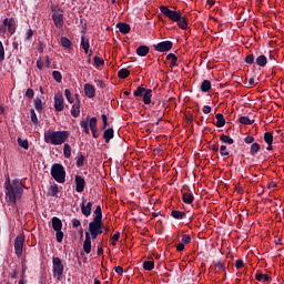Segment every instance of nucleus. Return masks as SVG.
<instances>
[{
    "label": "nucleus",
    "instance_id": "obj_1",
    "mask_svg": "<svg viewBox=\"0 0 284 284\" xmlns=\"http://www.w3.org/2000/svg\"><path fill=\"white\" fill-rule=\"evenodd\" d=\"M6 203L8 205H17V201L23 196V182L19 179L10 182V175H7L4 181Z\"/></svg>",
    "mask_w": 284,
    "mask_h": 284
},
{
    "label": "nucleus",
    "instance_id": "obj_2",
    "mask_svg": "<svg viewBox=\"0 0 284 284\" xmlns=\"http://www.w3.org/2000/svg\"><path fill=\"white\" fill-rule=\"evenodd\" d=\"M70 132L68 131H52L44 132V141L51 145H63L68 141Z\"/></svg>",
    "mask_w": 284,
    "mask_h": 284
},
{
    "label": "nucleus",
    "instance_id": "obj_3",
    "mask_svg": "<svg viewBox=\"0 0 284 284\" xmlns=\"http://www.w3.org/2000/svg\"><path fill=\"white\" fill-rule=\"evenodd\" d=\"M51 176L57 183H65V169L63 165L55 163L51 166Z\"/></svg>",
    "mask_w": 284,
    "mask_h": 284
},
{
    "label": "nucleus",
    "instance_id": "obj_4",
    "mask_svg": "<svg viewBox=\"0 0 284 284\" xmlns=\"http://www.w3.org/2000/svg\"><path fill=\"white\" fill-rule=\"evenodd\" d=\"M89 232L91 234V239L97 240L99 234H103V222L93 220L89 223Z\"/></svg>",
    "mask_w": 284,
    "mask_h": 284
},
{
    "label": "nucleus",
    "instance_id": "obj_5",
    "mask_svg": "<svg viewBox=\"0 0 284 284\" xmlns=\"http://www.w3.org/2000/svg\"><path fill=\"white\" fill-rule=\"evenodd\" d=\"M63 270H64V266H63V262H61V258L52 257V272L57 281H61V277L63 276Z\"/></svg>",
    "mask_w": 284,
    "mask_h": 284
},
{
    "label": "nucleus",
    "instance_id": "obj_6",
    "mask_svg": "<svg viewBox=\"0 0 284 284\" xmlns=\"http://www.w3.org/2000/svg\"><path fill=\"white\" fill-rule=\"evenodd\" d=\"M160 12H162V14H164V17H168V19H170L171 21H180L181 19V11H172L170 10V8L168 7H160Z\"/></svg>",
    "mask_w": 284,
    "mask_h": 284
},
{
    "label": "nucleus",
    "instance_id": "obj_7",
    "mask_svg": "<svg viewBox=\"0 0 284 284\" xmlns=\"http://www.w3.org/2000/svg\"><path fill=\"white\" fill-rule=\"evenodd\" d=\"M23 243H26V236L20 234L14 240V252L18 257H21L23 254Z\"/></svg>",
    "mask_w": 284,
    "mask_h": 284
},
{
    "label": "nucleus",
    "instance_id": "obj_8",
    "mask_svg": "<svg viewBox=\"0 0 284 284\" xmlns=\"http://www.w3.org/2000/svg\"><path fill=\"white\" fill-rule=\"evenodd\" d=\"M172 45V41L166 40L154 44V50H156V52H170Z\"/></svg>",
    "mask_w": 284,
    "mask_h": 284
},
{
    "label": "nucleus",
    "instance_id": "obj_9",
    "mask_svg": "<svg viewBox=\"0 0 284 284\" xmlns=\"http://www.w3.org/2000/svg\"><path fill=\"white\" fill-rule=\"evenodd\" d=\"M63 108H64L63 94H61V92H58L54 94V109L57 112H63Z\"/></svg>",
    "mask_w": 284,
    "mask_h": 284
},
{
    "label": "nucleus",
    "instance_id": "obj_10",
    "mask_svg": "<svg viewBox=\"0 0 284 284\" xmlns=\"http://www.w3.org/2000/svg\"><path fill=\"white\" fill-rule=\"evenodd\" d=\"M51 19H52L55 28H58L59 30H61V28H63V24L65 23V21L63 19V12L62 13H52Z\"/></svg>",
    "mask_w": 284,
    "mask_h": 284
},
{
    "label": "nucleus",
    "instance_id": "obj_11",
    "mask_svg": "<svg viewBox=\"0 0 284 284\" xmlns=\"http://www.w3.org/2000/svg\"><path fill=\"white\" fill-rule=\"evenodd\" d=\"M80 207L83 216H90V214H92V202H88L85 204V199H82V203L80 204Z\"/></svg>",
    "mask_w": 284,
    "mask_h": 284
},
{
    "label": "nucleus",
    "instance_id": "obj_12",
    "mask_svg": "<svg viewBox=\"0 0 284 284\" xmlns=\"http://www.w3.org/2000/svg\"><path fill=\"white\" fill-rule=\"evenodd\" d=\"M85 190V179L81 175H75V191L81 193Z\"/></svg>",
    "mask_w": 284,
    "mask_h": 284
},
{
    "label": "nucleus",
    "instance_id": "obj_13",
    "mask_svg": "<svg viewBox=\"0 0 284 284\" xmlns=\"http://www.w3.org/2000/svg\"><path fill=\"white\" fill-rule=\"evenodd\" d=\"M83 250L85 254H90L92 252V237L89 232H85V240L83 242Z\"/></svg>",
    "mask_w": 284,
    "mask_h": 284
},
{
    "label": "nucleus",
    "instance_id": "obj_14",
    "mask_svg": "<svg viewBox=\"0 0 284 284\" xmlns=\"http://www.w3.org/2000/svg\"><path fill=\"white\" fill-rule=\"evenodd\" d=\"M84 93L88 99H94L97 97V89H94V85L87 83L84 84Z\"/></svg>",
    "mask_w": 284,
    "mask_h": 284
},
{
    "label": "nucleus",
    "instance_id": "obj_15",
    "mask_svg": "<svg viewBox=\"0 0 284 284\" xmlns=\"http://www.w3.org/2000/svg\"><path fill=\"white\" fill-rule=\"evenodd\" d=\"M81 114V101L77 99L71 109V115L77 119Z\"/></svg>",
    "mask_w": 284,
    "mask_h": 284
},
{
    "label": "nucleus",
    "instance_id": "obj_16",
    "mask_svg": "<svg viewBox=\"0 0 284 284\" xmlns=\"http://www.w3.org/2000/svg\"><path fill=\"white\" fill-rule=\"evenodd\" d=\"M4 26H7L8 31L10 32V34H14V32L17 31V24L14 23V19H4Z\"/></svg>",
    "mask_w": 284,
    "mask_h": 284
},
{
    "label": "nucleus",
    "instance_id": "obj_17",
    "mask_svg": "<svg viewBox=\"0 0 284 284\" xmlns=\"http://www.w3.org/2000/svg\"><path fill=\"white\" fill-rule=\"evenodd\" d=\"M103 139H104L105 143H110V141H112V139H114V129L109 128V129L104 130Z\"/></svg>",
    "mask_w": 284,
    "mask_h": 284
},
{
    "label": "nucleus",
    "instance_id": "obj_18",
    "mask_svg": "<svg viewBox=\"0 0 284 284\" xmlns=\"http://www.w3.org/2000/svg\"><path fill=\"white\" fill-rule=\"evenodd\" d=\"M52 229L54 232L63 230V222L59 217H52Z\"/></svg>",
    "mask_w": 284,
    "mask_h": 284
},
{
    "label": "nucleus",
    "instance_id": "obj_19",
    "mask_svg": "<svg viewBox=\"0 0 284 284\" xmlns=\"http://www.w3.org/2000/svg\"><path fill=\"white\" fill-rule=\"evenodd\" d=\"M143 103L150 105L152 103V89H146L143 95Z\"/></svg>",
    "mask_w": 284,
    "mask_h": 284
},
{
    "label": "nucleus",
    "instance_id": "obj_20",
    "mask_svg": "<svg viewBox=\"0 0 284 284\" xmlns=\"http://www.w3.org/2000/svg\"><path fill=\"white\" fill-rule=\"evenodd\" d=\"M149 52H150V48L148 45H140L136 49L138 57H148Z\"/></svg>",
    "mask_w": 284,
    "mask_h": 284
},
{
    "label": "nucleus",
    "instance_id": "obj_21",
    "mask_svg": "<svg viewBox=\"0 0 284 284\" xmlns=\"http://www.w3.org/2000/svg\"><path fill=\"white\" fill-rule=\"evenodd\" d=\"M81 45L84 50L85 54L90 51V39L85 38V36L81 37Z\"/></svg>",
    "mask_w": 284,
    "mask_h": 284
},
{
    "label": "nucleus",
    "instance_id": "obj_22",
    "mask_svg": "<svg viewBox=\"0 0 284 284\" xmlns=\"http://www.w3.org/2000/svg\"><path fill=\"white\" fill-rule=\"evenodd\" d=\"M116 28H119V31L122 34H128L130 32V24L120 22L116 24Z\"/></svg>",
    "mask_w": 284,
    "mask_h": 284
},
{
    "label": "nucleus",
    "instance_id": "obj_23",
    "mask_svg": "<svg viewBox=\"0 0 284 284\" xmlns=\"http://www.w3.org/2000/svg\"><path fill=\"white\" fill-rule=\"evenodd\" d=\"M256 65L260 68H265L267 65V57L265 55H258L255 60Z\"/></svg>",
    "mask_w": 284,
    "mask_h": 284
},
{
    "label": "nucleus",
    "instance_id": "obj_24",
    "mask_svg": "<svg viewBox=\"0 0 284 284\" xmlns=\"http://www.w3.org/2000/svg\"><path fill=\"white\" fill-rule=\"evenodd\" d=\"M216 119V128H223L225 125V118L223 116V113H217L215 115Z\"/></svg>",
    "mask_w": 284,
    "mask_h": 284
},
{
    "label": "nucleus",
    "instance_id": "obj_25",
    "mask_svg": "<svg viewBox=\"0 0 284 284\" xmlns=\"http://www.w3.org/2000/svg\"><path fill=\"white\" fill-rule=\"evenodd\" d=\"M93 221H103V212L101 211V205H98L95 207Z\"/></svg>",
    "mask_w": 284,
    "mask_h": 284
},
{
    "label": "nucleus",
    "instance_id": "obj_26",
    "mask_svg": "<svg viewBox=\"0 0 284 284\" xmlns=\"http://www.w3.org/2000/svg\"><path fill=\"white\" fill-rule=\"evenodd\" d=\"M166 61H171V68H174L179 65L176 62L179 61V58L174 53H169L166 55Z\"/></svg>",
    "mask_w": 284,
    "mask_h": 284
},
{
    "label": "nucleus",
    "instance_id": "obj_27",
    "mask_svg": "<svg viewBox=\"0 0 284 284\" xmlns=\"http://www.w3.org/2000/svg\"><path fill=\"white\" fill-rule=\"evenodd\" d=\"M175 23H178L181 30H187V20L183 16H180V20H175Z\"/></svg>",
    "mask_w": 284,
    "mask_h": 284
},
{
    "label": "nucleus",
    "instance_id": "obj_28",
    "mask_svg": "<svg viewBox=\"0 0 284 284\" xmlns=\"http://www.w3.org/2000/svg\"><path fill=\"white\" fill-rule=\"evenodd\" d=\"M201 90L203 92H210V90H212V82H210V80H203L201 84Z\"/></svg>",
    "mask_w": 284,
    "mask_h": 284
},
{
    "label": "nucleus",
    "instance_id": "obj_29",
    "mask_svg": "<svg viewBox=\"0 0 284 284\" xmlns=\"http://www.w3.org/2000/svg\"><path fill=\"white\" fill-rule=\"evenodd\" d=\"M60 43L62 45V48H65L67 50H70V48H72V42L70 41V39L62 37L60 39Z\"/></svg>",
    "mask_w": 284,
    "mask_h": 284
},
{
    "label": "nucleus",
    "instance_id": "obj_30",
    "mask_svg": "<svg viewBox=\"0 0 284 284\" xmlns=\"http://www.w3.org/2000/svg\"><path fill=\"white\" fill-rule=\"evenodd\" d=\"M182 201L183 203H186L187 205H190V203L194 201V195H192L191 193H183Z\"/></svg>",
    "mask_w": 284,
    "mask_h": 284
},
{
    "label": "nucleus",
    "instance_id": "obj_31",
    "mask_svg": "<svg viewBox=\"0 0 284 284\" xmlns=\"http://www.w3.org/2000/svg\"><path fill=\"white\" fill-rule=\"evenodd\" d=\"M63 154L65 159H70V156H72V148L70 146V144L68 143L64 144Z\"/></svg>",
    "mask_w": 284,
    "mask_h": 284
},
{
    "label": "nucleus",
    "instance_id": "obj_32",
    "mask_svg": "<svg viewBox=\"0 0 284 284\" xmlns=\"http://www.w3.org/2000/svg\"><path fill=\"white\" fill-rule=\"evenodd\" d=\"M258 150H261V144L260 143H253L251 145V151H250L251 156H255L256 154H258Z\"/></svg>",
    "mask_w": 284,
    "mask_h": 284
},
{
    "label": "nucleus",
    "instance_id": "obj_33",
    "mask_svg": "<svg viewBox=\"0 0 284 284\" xmlns=\"http://www.w3.org/2000/svg\"><path fill=\"white\" fill-rule=\"evenodd\" d=\"M171 216L176 220L185 219V212L183 211H172Z\"/></svg>",
    "mask_w": 284,
    "mask_h": 284
},
{
    "label": "nucleus",
    "instance_id": "obj_34",
    "mask_svg": "<svg viewBox=\"0 0 284 284\" xmlns=\"http://www.w3.org/2000/svg\"><path fill=\"white\" fill-rule=\"evenodd\" d=\"M264 141L267 143V145L274 143V135L271 132L264 133Z\"/></svg>",
    "mask_w": 284,
    "mask_h": 284
},
{
    "label": "nucleus",
    "instance_id": "obj_35",
    "mask_svg": "<svg viewBox=\"0 0 284 284\" xmlns=\"http://www.w3.org/2000/svg\"><path fill=\"white\" fill-rule=\"evenodd\" d=\"M118 77L120 79H128V77H130V70L128 69H121L119 72H118Z\"/></svg>",
    "mask_w": 284,
    "mask_h": 284
},
{
    "label": "nucleus",
    "instance_id": "obj_36",
    "mask_svg": "<svg viewBox=\"0 0 284 284\" xmlns=\"http://www.w3.org/2000/svg\"><path fill=\"white\" fill-rule=\"evenodd\" d=\"M50 194L55 199L59 197V186L57 184L50 186Z\"/></svg>",
    "mask_w": 284,
    "mask_h": 284
},
{
    "label": "nucleus",
    "instance_id": "obj_37",
    "mask_svg": "<svg viewBox=\"0 0 284 284\" xmlns=\"http://www.w3.org/2000/svg\"><path fill=\"white\" fill-rule=\"evenodd\" d=\"M255 278H256V281H265V282H267V281H270L272 277H270V275H267V274L257 273V274L255 275Z\"/></svg>",
    "mask_w": 284,
    "mask_h": 284
},
{
    "label": "nucleus",
    "instance_id": "obj_38",
    "mask_svg": "<svg viewBox=\"0 0 284 284\" xmlns=\"http://www.w3.org/2000/svg\"><path fill=\"white\" fill-rule=\"evenodd\" d=\"M143 268L148 272H152V270H154V263L152 261H145L143 263Z\"/></svg>",
    "mask_w": 284,
    "mask_h": 284
},
{
    "label": "nucleus",
    "instance_id": "obj_39",
    "mask_svg": "<svg viewBox=\"0 0 284 284\" xmlns=\"http://www.w3.org/2000/svg\"><path fill=\"white\" fill-rule=\"evenodd\" d=\"M52 77L57 83H61V81H63V75L59 71H53Z\"/></svg>",
    "mask_w": 284,
    "mask_h": 284
},
{
    "label": "nucleus",
    "instance_id": "obj_40",
    "mask_svg": "<svg viewBox=\"0 0 284 284\" xmlns=\"http://www.w3.org/2000/svg\"><path fill=\"white\" fill-rule=\"evenodd\" d=\"M240 123H242V125H252V123H254V120H250V118L247 116H241Z\"/></svg>",
    "mask_w": 284,
    "mask_h": 284
},
{
    "label": "nucleus",
    "instance_id": "obj_41",
    "mask_svg": "<svg viewBox=\"0 0 284 284\" xmlns=\"http://www.w3.org/2000/svg\"><path fill=\"white\" fill-rule=\"evenodd\" d=\"M34 108L38 112H41V110H43V102L41 101L40 98H37L36 99V102H34Z\"/></svg>",
    "mask_w": 284,
    "mask_h": 284
},
{
    "label": "nucleus",
    "instance_id": "obj_42",
    "mask_svg": "<svg viewBox=\"0 0 284 284\" xmlns=\"http://www.w3.org/2000/svg\"><path fill=\"white\" fill-rule=\"evenodd\" d=\"M18 144L20 148H23V150H28V148H30L28 140H22L21 138H18Z\"/></svg>",
    "mask_w": 284,
    "mask_h": 284
},
{
    "label": "nucleus",
    "instance_id": "obj_43",
    "mask_svg": "<svg viewBox=\"0 0 284 284\" xmlns=\"http://www.w3.org/2000/svg\"><path fill=\"white\" fill-rule=\"evenodd\" d=\"M64 97L69 101V103H74V98H72V92L70 89L64 90Z\"/></svg>",
    "mask_w": 284,
    "mask_h": 284
},
{
    "label": "nucleus",
    "instance_id": "obj_44",
    "mask_svg": "<svg viewBox=\"0 0 284 284\" xmlns=\"http://www.w3.org/2000/svg\"><path fill=\"white\" fill-rule=\"evenodd\" d=\"M222 143H229V145H232L234 143V139L230 138L229 135H221Z\"/></svg>",
    "mask_w": 284,
    "mask_h": 284
},
{
    "label": "nucleus",
    "instance_id": "obj_45",
    "mask_svg": "<svg viewBox=\"0 0 284 284\" xmlns=\"http://www.w3.org/2000/svg\"><path fill=\"white\" fill-rule=\"evenodd\" d=\"M51 12H52V14H61V13H63V9H61L57 4H52L51 6Z\"/></svg>",
    "mask_w": 284,
    "mask_h": 284
},
{
    "label": "nucleus",
    "instance_id": "obj_46",
    "mask_svg": "<svg viewBox=\"0 0 284 284\" xmlns=\"http://www.w3.org/2000/svg\"><path fill=\"white\" fill-rule=\"evenodd\" d=\"M31 114V121L34 125H39V118H37V113L34 112V109L30 110Z\"/></svg>",
    "mask_w": 284,
    "mask_h": 284
},
{
    "label": "nucleus",
    "instance_id": "obj_47",
    "mask_svg": "<svg viewBox=\"0 0 284 284\" xmlns=\"http://www.w3.org/2000/svg\"><path fill=\"white\" fill-rule=\"evenodd\" d=\"M80 126L82 128L84 134H90V129L88 128V121H81Z\"/></svg>",
    "mask_w": 284,
    "mask_h": 284
},
{
    "label": "nucleus",
    "instance_id": "obj_48",
    "mask_svg": "<svg viewBox=\"0 0 284 284\" xmlns=\"http://www.w3.org/2000/svg\"><path fill=\"white\" fill-rule=\"evenodd\" d=\"M83 161H85V158L83 156V154L78 155L77 168H83Z\"/></svg>",
    "mask_w": 284,
    "mask_h": 284
},
{
    "label": "nucleus",
    "instance_id": "obj_49",
    "mask_svg": "<svg viewBox=\"0 0 284 284\" xmlns=\"http://www.w3.org/2000/svg\"><path fill=\"white\" fill-rule=\"evenodd\" d=\"M220 154H221V156H229L230 155V151H227V146L226 145H221Z\"/></svg>",
    "mask_w": 284,
    "mask_h": 284
},
{
    "label": "nucleus",
    "instance_id": "obj_50",
    "mask_svg": "<svg viewBox=\"0 0 284 284\" xmlns=\"http://www.w3.org/2000/svg\"><path fill=\"white\" fill-rule=\"evenodd\" d=\"M6 59V49L3 48V42L0 41V63Z\"/></svg>",
    "mask_w": 284,
    "mask_h": 284
},
{
    "label": "nucleus",
    "instance_id": "obj_51",
    "mask_svg": "<svg viewBox=\"0 0 284 284\" xmlns=\"http://www.w3.org/2000/svg\"><path fill=\"white\" fill-rule=\"evenodd\" d=\"M145 88L143 87H138V89L134 91V97H143V92H145Z\"/></svg>",
    "mask_w": 284,
    "mask_h": 284
},
{
    "label": "nucleus",
    "instance_id": "obj_52",
    "mask_svg": "<svg viewBox=\"0 0 284 284\" xmlns=\"http://www.w3.org/2000/svg\"><path fill=\"white\" fill-rule=\"evenodd\" d=\"M94 63L98 68H101V65H103L105 63V61L103 59H101L100 57L95 55Z\"/></svg>",
    "mask_w": 284,
    "mask_h": 284
},
{
    "label": "nucleus",
    "instance_id": "obj_53",
    "mask_svg": "<svg viewBox=\"0 0 284 284\" xmlns=\"http://www.w3.org/2000/svg\"><path fill=\"white\" fill-rule=\"evenodd\" d=\"M55 239L58 243H63V233L60 231H55Z\"/></svg>",
    "mask_w": 284,
    "mask_h": 284
},
{
    "label": "nucleus",
    "instance_id": "obj_54",
    "mask_svg": "<svg viewBox=\"0 0 284 284\" xmlns=\"http://www.w3.org/2000/svg\"><path fill=\"white\" fill-rule=\"evenodd\" d=\"M90 130H97V118H91L89 122Z\"/></svg>",
    "mask_w": 284,
    "mask_h": 284
},
{
    "label": "nucleus",
    "instance_id": "obj_55",
    "mask_svg": "<svg viewBox=\"0 0 284 284\" xmlns=\"http://www.w3.org/2000/svg\"><path fill=\"white\" fill-rule=\"evenodd\" d=\"M192 242V237L190 236V235H183L182 236V243L184 244V245H187L189 243H191Z\"/></svg>",
    "mask_w": 284,
    "mask_h": 284
},
{
    "label": "nucleus",
    "instance_id": "obj_56",
    "mask_svg": "<svg viewBox=\"0 0 284 284\" xmlns=\"http://www.w3.org/2000/svg\"><path fill=\"white\" fill-rule=\"evenodd\" d=\"M245 63H248V65H252V63H254V54L246 55Z\"/></svg>",
    "mask_w": 284,
    "mask_h": 284
},
{
    "label": "nucleus",
    "instance_id": "obj_57",
    "mask_svg": "<svg viewBox=\"0 0 284 284\" xmlns=\"http://www.w3.org/2000/svg\"><path fill=\"white\" fill-rule=\"evenodd\" d=\"M26 97H28V99H34V90L28 89L26 92Z\"/></svg>",
    "mask_w": 284,
    "mask_h": 284
},
{
    "label": "nucleus",
    "instance_id": "obj_58",
    "mask_svg": "<svg viewBox=\"0 0 284 284\" xmlns=\"http://www.w3.org/2000/svg\"><path fill=\"white\" fill-rule=\"evenodd\" d=\"M72 227H74V229L81 227V221H79L78 219H73L72 220Z\"/></svg>",
    "mask_w": 284,
    "mask_h": 284
},
{
    "label": "nucleus",
    "instance_id": "obj_59",
    "mask_svg": "<svg viewBox=\"0 0 284 284\" xmlns=\"http://www.w3.org/2000/svg\"><path fill=\"white\" fill-rule=\"evenodd\" d=\"M6 30H8V26L6 24V20H3V24L0 26V34H6Z\"/></svg>",
    "mask_w": 284,
    "mask_h": 284
},
{
    "label": "nucleus",
    "instance_id": "obj_60",
    "mask_svg": "<svg viewBox=\"0 0 284 284\" xmlns=\"http://www.w3.org/2000/svg\"><path fill=\"white\" fill-rule=\"evenodd\" d=\"M202 112L204 114H210L212 112V106L210 105H204L203 109H202Z\"/></svg>",
    "mask_w": 284,
    "mask_h": 284
},
{
    "label": "nucleus",
    "instance_id": "obj_61",
    "mask_svg": "<svg viewBox=\"0 0 284 284\" xmlns=\"http://www.w3.org/2000/svg\"><path fill=\"white\" fill-rule=\"evenodd\" d=\"M102 121H103V130H105V128H108V115L102 114Z\"/></svg>",
    "mask_w": 284,
    "mask_h": 284
},
{
    "label": "nucleus",
    "instance_id": "obj_62",
    "mask_svg": "<svg viewBox=\"0 0 284 284\" xmlns=\"http://www.w3.org/2000/svg\"><path fill=\"white\" fill-rule=\"evenodd\" d=\"M244 142L247 143V144L254 143V136H252V135L246 136V138L244 139Z\"/></svg>",
    "mask_w": 284,
    "mask_h": 284
},
{
    "label": "nucleus",
    "instance_id": "obj_63",
    "mask_svg": "<svg viewBox=\"0 0 284 284\" xmlns=\"http://www.w3.org/2000/svg\"><path fill=\"white\" fill-rule=\"evenodd\" d=\"M244 263H243V260H237L236 263H235V267L237 270H241V267H243Z\"/></svg>",
    "mask_w": 284,
    "mask_h": 284
},
{
    "label": "nucleus",
    "instance_id": "obj_64",
    "mask_svg": "<svg viewBox=\"0 0 284 284\" xmlns=\"http://www.w3.org/2000/svg\"><path fill=\"white\" fill-rule=\"evenodd\" d=\"M37 68L38 70H43V61L41 59L37 61Z\"/></svg>",
    "mask_w": 284,
    "mask_h": 284
}]
</instances>
